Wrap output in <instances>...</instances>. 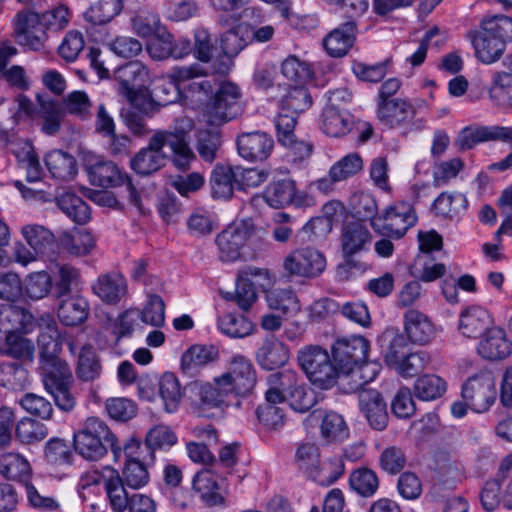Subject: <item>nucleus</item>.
Instances as JSON below:
<instances>
[{
	"instance_id": "f257e3e1",
	"label": "nucleus",
	"mask_w": 512,
	"mask_h": 512,
	"mask_svg": "<svg viewBox=\"0 0 512 512\" xmlns=\"http://www.w3.org/2000/svg\"><path fill=\"white\" fill-rule=\"evenodd\" d=\"M38 325L41 328L38 346L44 387L60 410L70 412L76 405L72 392L74 378L67 362L58 357L61 341L57 323L52 315L45 314L39 318Z\"/></svg>"
},
{
	"instance_id": "f03ea898",
	"label": "nucleus",
	"mask_w": 512,
	"mask_h": 512,
	"mask_svg": "<svg viewBox=\"0 0 512 512\" xmlns=\"http://www.w3.org/2000/svg\"><path fill=\"white\" fill-rule=\"evenodd\" d=\"M194 128L191 118L176 119L173 130H158L149 139L148 145L140 149L130 160L131 169L141 176H149L166 164L163 148L168 145L172 151V161L176 168L185 171L195 160L189 146V133Z\"/></svg>"
},
{
	"instance_id": "7ed1b4c3",
	"label": "nucleus",
	"mask_w": 512,
	"mask_h": 512,
	"mask_svg": "<svg viewBox=\"0 0 512 512\" xmlns=\"http://www.w3.org/2000/svg\"><path fill=\"white\" fill-rule=\"evenodd\" d=\"M369 349V341L362 336L341 338L333 344L332 358L340 379L342 382L349 377L352 379L346 392H357L376 377V369H370L371 364L367 361Z\"/></svg>"
},
{
	"instance_id": "20e7f679",
	"label": "nucleus",
	"mask_w": 512,
	"mask_h": 512,
	"mask_svg": "<svg viewBox=\"0 0 512 512\" xmlns=\"http://www.w3.org/2000/svg\"><path fill=\"white\" fill-rule=\"evenodd\" d=\"M73 446L84 459L98 461L110 449L116 460L121 457V445L107 423L97 417H88L74 432Z\"/></svg>"
},
{
	"instance_id": "39448f33",
	"label": "nucleus",
	"mask_w": 512,
	"mask_h": 512,
	"mask_svg": "<svg viewBox=\"0 0 512 512\" xmlns=\"http://www.w3.org/2000/svg\"><path fill=\"white\" fill-rule=\"evenodd\" d=\"M297 361L307 379L320 389L328 390L340 379L333 358L319 345H307L300 349Z\"/></svg>"
},
{
	"instance_id": "423d86ee",
	"label": "nucleus",
	"mask_w": 512,
	"mask_h": 512,
	"mask_svg": "<svg viewBox=\"0 0 512 512\" xmlns=\"http://www.w3.org/2000/svg\"><path fill=\"white\" fill-rule=\"evenodd\" d=\"M241 92L237 85L223 82L216 89L204 109V118L210 126H220L242 114Z\"/></svg>"
},
{
	"instance_id": "0eeeda50",
	"label": "nucleus",
	"mask_w": 512,
	"mask_h": 512,
	"mask_svg": "<svg viewBox=\"0 0 512 512\" xmlns=\"http://www.w3.org/2000/svg\"><path fill=\"white\" fill-rule=\"evenodd\" d=\"M115 78L119 82V93L139 110H146L150 106L147 84L149 72L139 61H130L115 71Z\"/></svg>"
},
{
	"instance_id": "6e6552de",
	"label": "nucleus",
	"mask_w": 512,
	"mask_h": 512,
	"mask_svg": "<svg viewBox=\"0 0 512 512\" xmlns=\"http://www.w3.org/2000/svg\"><path fill=\"white\" fill-rule=\"evenodd\" d=\"M261 231L252 219L234 222L222 230L215 238L218 256L222 262H234L241 258L242 249L248 240Z\"/></svg>"
},
{
	"instance_id": "1a4fd4ad",
	"label": "nucleus",
	"mask_w": 512,
	"mask_h": 512,
	"mask_svg": "<svg viewBox=\"0 0 512 512\" xmlns=\"http://www.w3.org/2000/svg\"><path fill=\"white\" fill-rule=\"evenodd\" d=\"M88 173L91 183L95 186L103 188L124 186L130 204L142 211L140 191L127 174L123 173L114 162L109 160L97 161L90 165Z\"/></svg>"
},
{
	"instance_id": "9d476101",
	"label": "nucleus",
	"mask_w": 512,
	"mask_h": 512,
	"mask_svg": "<svg viewBox=\"0 0 512 512\" xmlns=\"http://www.w3.org/2000/svg\"><path fill=\"white\" fill-rule=\"evenodd\" d=\"M416 222L417 215L413 206L407 202H399L387 207L373 220L372 229L381 236L401 239Z\"/></svg>"
},
{
	"instance_id": "9b49d317",
	"label": "nucleus",
	"mask_w": 512,
	"mask_h": 512,
	"mask_svg": "<svg viewBox=\"0 0 512 512\" xmlns=\"http://www.w3.org/2000/svg\"><path fill=\"white\" fill-rule=\"evenodd\" d=\"M461 396L472 411H488L497 398L494 377L490 373H479L469 377L462 385Z\"/></svg>"
},
{
	"instance_id": "f8f14e48",
	"label": "nucleus",
	"mask_w": 512,
	"mask_h": 512,
	"mask_svg": "<svg viewBox=\"0 0 512 512\" xmlns=\"http://www.w3.org/2000/svg\"><path fill=\"white\" fill-rule=\"evenodd\" d=\"M203 75L204 69L199 64L174 67L167 79L155 81L151 96L162 106L174 103L180 97L184 82Z\"/></svg>"
},
{
	"instance_id": "ddd939ff",
	"label": "nucleus",
	"mask_w": 512,
	"mask_h": 512,
	"mask_svg": "<svg viewBox=\"0 0 512 512\" xmlns=\"http://www.w3.org/2000/svg\"><path fill=\"white\" fill-rule=\"evenodd\" d=\"M256 371L252 362L243 355H235L231 358L228 372L216 378L226 391L236 395L249 394L256 385Z\"/></svg>"
},
{
	"instance_id": "4468645a",
	"label": "nucleus",
	"mask_w": 512,
	"mask_h": 512,
	"mask_svg": "<svg viewBox=\"0 0 512 512\" xmlns=\"http://www.w3.org/2000/svg\"><path fill=\"white\" fill-rule=\"evenodd\" d=\"M283 267L290 276L315 278L325 270L326 258L314 248H298L285 257Z\"/></svg>"
},
{
	"instance_id": "2eb2a0df",
	"label": "nucleus",
	"mask_w": 512,
	"mask_h": 512,
	"mask_svg": "<svg viewBox=\"0 0 512 512\" xmlns=\"http://www.w3.org/2000/svg\"><path fill=\"white\" fill-rule=\"evenodd\" d=\"M14 33L16 42L31 50L38 51L44 47L46 29L39 14L32 11H20L15 18Z\"/></svg>"
},
{
	"instance_id": "dca6fc26",
	"label": "nucleus",
	"mask_w": 512,
	"mask_h": 512,
	"mask_svg": "<svg viewBox=\"0 0 512 512\" xmlns=\"http://www.w3.org/2000/svg\"><path fill=\"white\" fill-rule=\"evenodd\" d=\"M21 235L39 258L56 260L59 254L58 240L47 227L40 224H26L21 228Z\"/></svg>"
},
{
	"instance_id": "f3484780",
	"label": "nucleus",
	"mask_w": 512,
	"mask_h": 512,
	"mask_svg": "<svg viewBox=\"0 0 512 512\" xmlns=\"http://www.w3.org/2000/svg\"><path fill=\"white\" fill-rule=\"evenodd\" d=\"M236 143L239 155L249 162L265 161L274 149L272 136L262 131L244 132Z\"/></svg>"
},
{
	"instance_id": "a211bd4d",
	"label": "nucleus",
	"mask_w": 512,
	"mask_h": 512,
	"mask_svg": "<svg viewBox=\"0 0 512 512\" xmlns=\"http://www.w3.org/2000/svg\"><path fill=\"white\" fill-rule=\"evenodd\" d=\"M496 140L512 144V128L502 126L464 128L455 140V145L459 150L466 151L479 143Z\"/></svg>"
},
{
	"instance_id": "6ab92c4d",
	"label": "nucleus",
	"mask_w": 512,
	"mask_h": 512,
	"mask_svg": "<svg viewBox=\"0 0 512 512\" xmlns=\"http://www.w3.org/2000/svg\"><path fill=\"white\" fill-rule=\"evenodd\" d=\"M264 199L269 206L276 209L291 204L302 207L307 205L309 200L306 194L297 193L295 181L291 179L271 182L264 191Z\"/></svg>"
},
{
	"instance_id": "aec40b11",
	"label": "nucleus",
	"mask_w": 512,
	"mask_h": 512,
	"mask_svg": "<svg viewBox=\"0 0 512 512\" xmlns=\"http://www.w3.org/2000/svg\"><path fill=\"white\" fill-rule=\"evenodd\" d=\"M359 392V406L371 428L382 431L388 424L386 403L381 394L374 389L357 390Z\"/></svg>"
},
{
	"instance_id": "412c9836",
	"label": "nucleus",
	"mask_w": 512,
	"mask_h": 512,
	"mask_svg": "<svg viewBox=\"0 0 512 512\" xmlns=\"http://www.w3.org/2000/svg\"><path fill=\"white\" fill-rule=\"evenodd\" d=\"M415 115L413 105L404 99L378 100L377 117L387 128L399 127L409 122Z\"/></svg>"
},
{
	"instance_id": "4be33fe9",
	"label": "nucleus",
	"mask_w": 512,
	"mask_h": 512,
	"mask_svg": "<svg viewBox=\"0 0 512 512\" xmlns=\"http://www.w3.org/2000/svg\"><path fill=\"white\" fill-rule=\"evenodd\" d=\"M357 34V22L347 20L330 31L323 39V47L329 56L340 58L352 48Z\"/></svg>"
},
{
	"instance_id": "5701e85b",
	"label": "nucleus",
	"mask_w": 512,
	"mask_h": 512,
	"mask_svg": "<svg viewBox=\"0 0 512 512\" xmlns=\"http://www.w3.org/2000/svg\"><path fill=\"white\" fill-rule=\"evenodd\" d=\"M372 235L360 222L352 221L345 224L341 231L340 242L343 257H354L368 249Z\"/></svg>"
},
{
	"instance_id": "b1692460",
	"label": "nucleus",
	"mask_w": 512,
	"mask_h": 512,
	"mask_svg": "<svg viewBox=\"0 0 512 512\" xmlns=\"http://www.w3.org/2000/svg\"><path fill=\"white\" fill-rule=\"evenodd\" d=\"M378 343L384 362L392 369L410 352L408 338L395 329H386Z\"/></svg>"
},
{
	"instance_id": "393cba45",
	"label": "nucleus",
	"mask_w": 512,
	"mask_h": 512,
	"mask_svg": "<svg viewBox=\"0 0 512 512\" xmlns=\"http://www.w3.org/2000/svg\"><path fill=\"white\" fill-rule=\"evenodd\" d=\"M491 323V316L486 309L472 305L460 313L458 330L464 337L477 339L489 330Z\"/></svg>"
},
{
	"instance_id": "a878e982",
	"label": "nucleus",
	"mask_w": 512,
	"mask_h": 512,
	"mask_svg": "<svg viewBox=\"0 0 512 512\" xmlns=\"http://www.w3.org/2000/svg\"><path fill=\"white\" fill-rule=\"evenodd\" d=\"M218 357V349L213 345L194 344L182 354L180 368L185 375L194 377Z\"/></svg>"
},
{
	"instance_id": "bb28decb",
	"label": "nucleus",
	"mask_w": 512,
	"mask_h": 512,
	"mask_svg": "<svg viewBox=\"0 0 512 512\" xmlns=\"http://www.w3.org/2000/svg\"><path fill=\"white\" fill-rule=\"evenodd\" d=\"M478 354L487 360H502L512 352V342L506 337L505 331L494 327L489 329L485 337L478 343Z\"/></svg>"
},
{
	"instance_id": "cd10ccee",
	"label": "nucleus",
	"mask_w": 512,
	"mask_h": 512,
	"mask_svg": "<svg viewBox=\"0 0 512 512\" xmlns=\"http://www.w3.org/2000/svg\"><path fill=\"white\" fill-rule=\"evenodd\" d=\"M92 290L104 303L115 305L126 295L127 283L121 274L109 272L98 277Z\"/></svg>"
},
{
	"instance_id": "c85d7f7f",
	"label": "nucleus",
	"mask_w": 512,
	"mask_h": 512,
	"mask_svg": "<svg viewBox=\"0 0 512 512\" xmlns=\"http://www.w3.org/2000/svg\"><path fill=\"white\" fill-rule=\"evenodd\" d=\"M288 360V347L274 335L267 336L256 352V361L265 370L284 366Z\"/></svg>"
},
{
	"instance_id": "c756f323",
	"label": "nucleus",
	"mask_w": 512,
	"mask_h": 512,
	"mask_svg": "<svg viewBox=\"0 0 512 512\" xmlns=\"http://www.w3.org/2000/svg\"><path fill=\"white\" fill-rule=\"evenodd\" d=\"M404 329L408 340L412 343L425 345L435 336V328L424 313L409 309L404 314Z\"/></svg>"
},
{
	"instance_id": "7c9ffc66",
	"label": "nucleus",
	"mask_w": 512,
	"mask_h": 512,
	"mask_svg": "<svg viewBox=\"0 0 512 512\" xmlns=\"http://www.w3.org/2000/svg\"><path fill=\"white\" fill-rule=\"evenodd\" d=\"M322 131L331 137H342L348 134L353 125V116L339 106L326 105L320 116Z\"/></svg>"
},
{
	"instance_id": "2f4dec72",
	"label": "nucleus",
	"mask_w": 512,
	"mask_h": 512,
	"mask_svg": "<svg viewBox=\"0 0 512 512\" xmlns=\"http://www.w3.org/2000/svg\"><path fill=\"white\" fill-rule=\"evenodd\" d=\"M34 317L26 309L16 305H3L0 308V332L5 335L32 330Z\"/></svg>"
},
{
	"instance_id": "473e14b6",
	"label": "nucleus",
	"mask_w": 512,
	"mask_h": 512,
	"mask_svg": "<svg viewBox=\"0 0 512 512\" xmlns=\"http://www.w3.org/2000/svg\"><path fill=\"white\" fill-rule=\"evenodd\" d=\"M60 299L57 315L61 323L66 326H78L86 321L90 307L84 297L68 295Z\"/></svg>"
},
{
	"instance_id": "72a5a7b5",
	"label": "nucleus",
	"mask_w": 512,
	"mask_h": 512,
	"mask_svg": "<svg viewBox=\"0 0 512 512\" xmlns=\"http://www.w3.org/2000/svg\"><path fill=\"white\" fill-rule=\"evenodd\" d=\"M300 380L298 373L291 369H285L271 373L267 377L269 388L265 392V399L272 403L285 402L286 396Z\"/></svg>"
},
{
	"instance_id": "f704fd0d",
	"label": "nucleus",
	"mask_w": 512,
	"mask_h": 512,
	"mask_svg": "<svg viewBox=\"0 0 512 512\" xmlns=\"http://www.w3.org/2000/svg\"><path fill=\"white\" fill-rule=\"evenodd\" d=\"M59 250L73 256H85L95 247V239L90 232L85 229H74L63 232L58 240Z\"/></svg>"
},
{
	"instance_id": "c9c22d12",
	"label": "nucleus",
	"mask_w": 512,
	"mask_h": 512,
	"mask_svg": "<svg viewBox=\"0 0 512 512\" xmlns=\"http://www.w3.org/2000/svg\"><path fill=\"white\" fill-rule=\"evenodd\" d=\"M0 474L9 481L25 484L30 480L32 468L26 458L18 453H4L0 456Z\"/></svg>"
},
{
	"instance_id": "e433bc0d",
	"label": "nucleus",
	"mask_w": 512,
	"mask_h": 512,
	"mask_svg": "<svg viewBox=\"0 0 512 512\" xmlns=\"http://www.w3.org/2000/svg\"><path fill=\"white\" fill-rule=\"evenodd\" d=\"M45 164L52 177L61 181L72 180L78 171L76 159L61 150L49 152L45 157Z\"/></svg>"
},
{
	"instance_id": "4c0bfd02",
	"label": "nucleus",
	"mask_w": 512,
	"mask_h": 512,
	"mask_svg": "<svg viewBox=\"0 0 512 512\" xmlns=\"http://www.w3.org/2000/svg\"><path fill=\"white\" fill-rule=\"evenodd\" d=\"M217 474L212 467L202 469L193 477V489L200 493L201 498L210 506L223 503V497L219 492V485L215 478ZM222 475L221 473H219Z\"/></svg>"
},
{
	"instance_id": "58836bf2",
	"label": "nucleus",
	"mask_w": 512,
	"mask_h": 512,
	"mask_svg": "<svg viewBox=\"0 0 512 512\" xmlns=\"http://www.w3.org/2000/svg\"><path fill=\"white\" fill-rule=\"evenodd\" d=\"M211 194L214 199H229L236 185L235 168L217 165L210 177Z\"/></svg>"
},
{
	"instance_id": "ea45409f",
	"label": "nucleus",
	"mask_w": 512,
	"mask_h": 512,
	"mask_svg": "<svg viewBox=\"0 0 512 512\" xmlns=\"http://www.w3.org/2000/svg\"><path fill=\"white\" fill-rule=\"evenodd\" d=\"M36 98L40 105V113L43 118V132L48 135L56 134L60 130L61 123L66 115L61 103L48 99L41 94H37Z\"/></svg>"
},
{
	"instance_id": "a19ab883",
	"label": "nucleus",
	"mask_w": 512,
	"mask_h": 512,
	"mask_svg": "<svg viewBox=\"0 0 512 512\" xmlns=\"http://www.w3.org/2000/svg\"><path fill=\"white\" fill-rule=\"evenodd\" d=\"M473 46L478 59L486 64L497 61L505 50L504 43L485 30L474 37Z\"/></svg>"
},
{
	"instance_id": "79ce46f5",
	"label": "nucleus",
	"mask_w": 512,
	"mask_h": 512,
	"mask_svg": "<svg viewBox=\"0 0 512 512\" xmlns=\"http://www.w3.org/2000/svg\"><path fill=\"white\" fill-rule=\"evenodd\" d=\"M56 204L64 214L77 224H85L90 219L89 206L75 193L65 191L56 196Z\"/></svg>"
},
{
	"instance_id": "37998d69",
	"label": "nucleus",
	"mask_w": 512,
	"mask_h": 512,
	"mask_svg": "<svg viewBox=\"0 0 512 512\" xmlns=\"http://www.w3.org/2000/svg\"><path fill=\"white\" fill-rule=\"evenodd\" d=\"M468 201L462 193L442 192L433 202L432 210L437 216L453 219L466 211Z\"/></svg>"
},
{
	"instance_id": "c03bdc74",
	"label": "nucleus",
	"mask_w": 512,
	"mask_h": 512,
	"mask_svg": "<svg viewBox=\"0 0 512 512\" xmlns=\"http://www.w3.org/2000/svg\"><path fill=\"white\" fill-rule=\"evenodd\" d=\"M109 473L104 482L111 508L115 512H123L130 502V497L124 487L126 484L116 470L110 469Z\"/></svg>"
},
{
	"instance_id": "a18cd8bd",
	"label": "nucleus",
	"mask_w": 512,
	"mask_h": 512,
	"mask_svg": "<svg viewBox=\"0 0 512 512\" xmlns=\"http://www.w3.org/2000/svg\"><path fill=\"white\" fill-rule=\"evenodd\" d=\"M349 486L361 497H372L379 488V478L372 469L357 468L349 476Z\"/></svg>"
},
{
	"instance_id": "49530a36",
	"label": "nucleus",
	"mask_w": 512,
	"mask_h": 512,
	"mask_svg": "<svg viewBox=\"0 0 512 512\" xmlns=\"http://www.w3.org/2000/svg\"><path fill=\"white\" fill-rule=\"evenodd\" d=\"M159 394L167 413L175 412L181 401V387L177 377L171 373H164L158 381Z\"/></svg>"
},
{
	"instance_id": "de8ad7c7",
	"label": "nucleus",
	"mask_w": 512,
	"mask_h": 512,
	"mask_svg": "<svg viewBox=\"0 0 512 512\" xmlns=\"http://www.w3.org/2000/svg\"><path fill=\"white\" fill-rule=\"evenodd\" d=\"M102 366L91 345L81 348L76 367L77 377L82 381H93L100 377Z\"/></svg>"
},
{
	"instance_id": "09e8293b",
	"label": "nucleus",
	"mask_w": 512,
	"mask_h": 512,
	"mask_svg": "<svg viewBox=\"0 0 512 512\" xmlns=\"http://www.w3.org/2000/svg\"><path fill=\"white\" fill-rule=\"evenodd\" d=\"M446 382L435 374H425L418 377L414 383V395L423 401L440 398L446 392Z\"/></svg>"
},
{
	"instance_id": "8fccbe9b",
	"label": "nucleus",
	"mask_w": 512,
	"mask_h": 512,
	"mask_svg": "<svg viewBox=\"0 0 512 512\" xmlns=\"http://www.w3.org/2000/svg\"><path fill=\"white\" fill-rule=\"evenodd\" d=\"M26 500L29 507L45 511V512H58L60 504L58 500L52 495L47 494L42 487L29 480L24 484Z\"/></svg>"
},
{
	"instance_id": "3c124183",
	"label": "nucleus",
	"mask_w": 512,
	"mask_h": 512,
	"mask_svg": "<svg viewBox=\"0 0 512 512\" xmlns=\"http://www.w3.org/2000/svg\"><path fill=\"white\" fill-rule=\"evenodd\" d=\"M123 8V0H99L85 13V19L93 25H104L117 16Z\"/></svg>"
},
{
	"instance_id": "603ef678",
	"label": "nucleus",
	"mask_w": 512,
	"mask_h": 512,
	"mask_svg": "<svg viewBox=\"0 0 512 512\" xmlns=\"http://www.w3.org/2000/svg\"><path fill=\"white\" fill-rule=\"evenodd\" d=\"M285 402L296 412H308L317 403L316 392L301 379L297 382Z\"/></svg>"
},
{
	"instance_id": "864d4df0",
	"label": "nucleus",
	"mask_w": 512,
	"mask_h": 512,
	"mask_svg": "<svg viewBox=\"0 0 512 512\" xmlns=\"http://www.w3.org/2000/svg\"><path fill=\"white\" fill-rule=\"evenodd\" d=\"M16 438L24 444H34L48 435L47 426L35 419L24 417L15 426Z\"/></svg>"
},
{
	"instance_id": "5fc2aeb1",
	"label": "nucleus",
	"mask_w": 512,
	"mask_h": 512,
	"mask_svg": "<svg viewBox=\"0 0 512 512\" xmlns=\"http://www.w3.org/2000/svg\"><path fill=\"white\" fill-rule=\"evenodd\" d=\"M218 327L222 333L231 338H244L254 329L253 323L243 315L228 313L218 320Z\"/></svg>"
},
{
	"instance_id": "6e6d98bb",
	"label": "nucleus",
	"mask_w": 512,
	"mask_h": 512,
	"mask_svg": "<svg viewBox=\"0 0 512 512\" xmlns=\"http://www.w3.org/2000/svg\"><path fill=\"white\" fill-rule=\"evenodd\" d=\"M148 461H125L120 477L126 486L133 489H140L148 484L150 475L148 467L152 465Z\"/></svg>"
},
{
	"instance_id": "4d7b16f0",
	"label": "nucleus",
	"mask_w": 512,
	"mask_h": 512,
	"mask_svg": "<svg viewBox=\"0 0 512 512\" xmlns=\"http://www.w3.org/2000/svg\"><path fill=\"white\" fill-rule=\"evenodd\" d=\"M321 435L327 442H342L349 437V428L342 415L327 413L321 424Z\"/></svg>"
},
{
	"instance_id": "13d9d810",
	"label": "nucleus",
	"mask_w": 512,
	"mask_h": 512,
	"mask_svg": "<svg viewBox=\"0 0 512 512\" xmlns=\"http://www.w3.org/2000/svg\"><path fill=\"white\" fill-rule=\"evenodd\" d=\"M65 114H70L81 120L91 117L92 102L84 91H73L63 98L61 103Z\"/></svg>"
},
{
	"instance_id": "bf43d9fd",
	"label": "nucleus",
	"mask_w": 512,
	"mask_h": 512,
	"mask_svg": "<svg viewBox=\"0 0 512 512\" xmlns=\"http://www.w3.org/2000/svg\"><path fill=\"white\" fill-rule=\"evenodd\" d=\"M23 332L13 333L5 336V348L2 354L22 360L31 361L34 354L32 341L22 336Z\"/></svg>"
},
{
	"instance_id": "052dcab7",
	"label": "nucleus",
	"mask_w": 512,
	"mask_h": 512,
	"mask_svg": "<svg viewBox=\"0 0 512 512\" xmlns=\"http://www.w3.org/2000/svg\"><path fill=\"white\" fill-rule=\"evenodd\" d=\"M221 143L218 132L205 129L197 133L195 148L205 162L212 163L217 158Z\"/></svg>"
},
{
	"instance_id": "680f3d73",
	"label": "nucleus",
	"mask_w": 512,
	"mask_h": 512,
	"mask_svg": "<svg viewBox=\"0 0 512 512\" xmlns=\"http://www.w3.org/2000/svg\"><path fill=\"white\" fill-rule=\"evenodd\" d=\"M28 383V371L15 362L0 364V385L17 390L24 388Z\"/></svg>"
},
{
	"instance_id": "e2e57ef3",
	"label": "nucleus",
	"mask_w": 512,
	"mask_h": 512,
	"mask_svg": "<svg viewBox=\"0 0 512 512\" xmlns=\"http://www.w3.org/2000/svg\"><path fill=\"white\" fill-rule=\"evenodd\" d=\"M312 104V98L308 90L303 86L292 87L281 100L280 110L297 116L304 112Z\"/></svg>"
},
{
	"instance_id": "0e129e2a",
	"label": "nucleus",
	"mask_w": 512,
	"mask_h": 512,
	"mask_svg": "<svg viewBox=\"0 0 512 512\" xmlns=\"http://www.w3.org/2000/svg\"><path fill=\"white\" fill-rule=\"evenodd\" d=\"M268 306L283 314L296 312L299 310V304L296 294L291 288H276L266 294Z\"/></svg>"
},
{
	"instance_id": "69168bd1",
	"label": "nucleus",
	"mask_w": 512,
	"mask_h": 512,
	"mask_svg": "<svg viewBox=\"0 0 512 512\" xmlns=\"http://www.w3.org/2000/svg\"><path fill=\"white\" fill-rule=\"evenodd\" d=\"M489 94L498 105L512 107V73H495Z\"/></svg>"
},
{
	"instance_id": "338daca9",
	"label": "nucleus",
	"mask_w": 512,
	"mask_h": 512,
	"mask_svg": "<svg viewBox=\"0 0 512 512\" xmlns=\"http://www.w3.org/2000/svg\"><path fill=\"white\" fill-rule=\"evenodd\" d=\"M430 362V355L425 351L409 352L394 370L402 377H414L422 372Z\"/></svg>"
},
{
	"instance_id": "774afa93",
	"label": "nucleus",
	"mask_w": 512,
	"mask_h": 512,
	"mask_svg": "<svg viewBox=\"0 0 512 512\" xmlns=\"http://www.w3.org/2000/svg\"><path fill=\"white\" fill-rule=\"evenodd\" d=\"M177 442L176 434L166 425L151 428L145 437V448L155 454L156 450L168 449Z\"/></svg>"
}]
</instances>
